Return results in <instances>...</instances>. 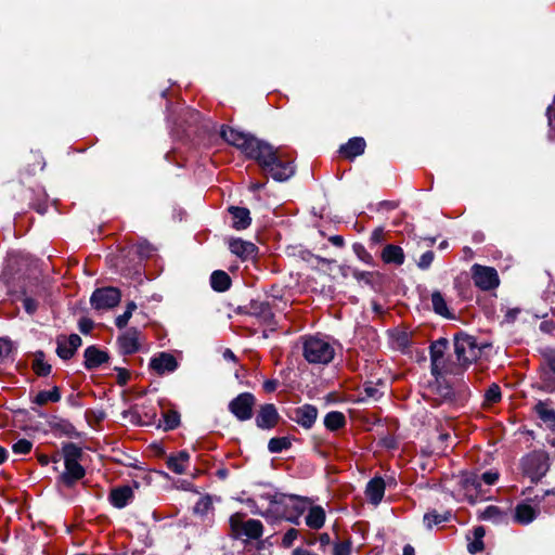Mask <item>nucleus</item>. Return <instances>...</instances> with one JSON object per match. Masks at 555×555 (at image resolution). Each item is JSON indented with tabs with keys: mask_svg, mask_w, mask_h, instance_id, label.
<instances>
[{
	"mask_svg": "<svg viewBox=\"0 0 555 555\" xmlns=\"http://www.w3.org/2000/svg\"><path fill=\"white\" fill-rule=\"evenodd\" d=\"M61 399V393L57 387H53L51 390H43L36 395L34 402L43 405L48 402H57Z\"/></svg>",
	"mask_w": 555,
	"mask_h": 555,
	"instance_id": "nucleus-31",
	"label": "nucleus"
},
{
	"mask_svg": "<svg viewBox=\"0 0 555 555\" xmlns=\"http://www.w3.org/2000/svg\"><path fill=\"white\" fill-rule=\"evenodd\" d=\"M276 386H278V382L276 380H273V379H270V380H266L263 383V389L267 391V392H272L276 389Z\"/></svg>",
	"mask_w": 555,
	"mask_h": 555,
	"instance_id": "nucleus-54",
	"label": "nucleus"
},
{
	"mask_svg": "<svg viewBox=\"0 0 555 555\" xmlns=\"http://www.w3.org/2000/svg\"><path fill=\"white\" fill-rule=\"evenodd\" d=\"M190 455L186 451H181L167 460V466L176 474H184L189 464Z\"/></svg>",
	"mask_w": 555,
	"mask_h": 555,
	"instance_id": "nucleus-25",
	"label": "nucleus"
},
{
	"mask_svg": "<svg viewBox=\"0 0 555 555\" xmlns=\"http://www.w3.org/2000/svg\"><path fill=\"white\" fill-rule=\"evenodd\" d=\"M127 378H128V376H127V372L121 371V372L119 373V377H118L119 383H120V384H126Z\"/></svg>",
	"mask_w": 555,
	"mask_h": 555,
	"instance_id": "nucleus-64",
	"label": "nucleus"
},
{
	"mask_svg": "<svg viewBox=\"0 0 555 555\" xmlns=\"http://www.w3.org/2000/svg\"><path fill=\"white\" fill-rule=\"evenodd\" d=\"M318 416V410L313 405L306 404L299 406L293 412V421L301 425L305 428H311L315 423Z\"/></svg>",
	"mask_w": 555,
	"mask_h": 555,
	"instance_id": "nucleus-14",
	"label": "nucleus"
},
{
	"mask_svg": "<svg viewBox=\"0 0 555 555\" xmlns=\"http://www.w3.org/2000/svg\"><path fill=\"white\" fill-rule=\"evenodd\" d=\"M403 555H415L414 547H413V546H411L410 544H406V545L403 547Z\"/></svg>",
	"mask_w": 555,
	"mask_h": 555,
	"instance_id": "nucleus-60",
	"label": "nucleus"
},
{
	"mask_svg": "<svg viewBox=\"0 0 555 555\" xmlns=\"http://www.w3.org/2000/svg\"><path fill=\"white\" fill-rule=\"evenodd\" d=\"M180 423V415L176 411H167L163 414L162 421H159V427L165 430H171L176 428Z\"/></svg>",
	"mask_w": 555,
	"mask_h": 555,
	"instance_id": "nucleus-33",
	"label": "nucleus"
},
{
	"mask_svg": "<svg viewBox=\"0 0 555 555\" xmlns=\"http://www.w3.org/2000/svg\"><path fill=\"white\" fill-rule=\"evenodd\" d=\"M467 548L470 554H476L483 550V542L474 538L473 541L468 543Z\"/></svg>",
	"mask_w": 555,
	"mask_h": 555,
	"instance_id": "nucleus-48",
	"label": "nucleus"
},
{
	"mask_svg": "<svg viewBox=\"0 0 555 555\" xmlns=\"http://www.w3.org/2000/svg\"><path fill=\"white\" fill-rule=\"evenodd\" d=\"M384 492H385V482L382 478H378V477L373 478L371 481H369L366 489H365V494H366L367 499L374 505L379 504V502L382 501V499L384 496Z\"/></svg>",
	"mask_w": 555,
	"mask_h": 555,
	"instance_id": "nucleus-22",
	"label": "nucleus"
},
{
	"mask_svg": "<svg viewBox=\"0 0 555 555\" xmlns=\"http://www.w3.org/2000/svg\"><path fill=\"white\" fill-rule=\"evenodd\" d=\"M431 305L434 311L442 317H449L450 312L447 302L440 292H434L431 294Z\"/></svg>",
	"mask_w": 555,
	"mask_h": 555,
	"instance_id": "nucleus-32",
	"label": "nucleus"
},
{
	"mask_svg": "<svg viewBox=\"0 0 555 555\" xmlns=\"http://www.w3.org/2000/svg\"><path fill=\"white\" fill-rule=\"evenodd\" d=\"M448 347L446 339H439L430 346V361L444 358V353Z\"/></svg>",
	"mask_w": 555,
	"mask_h": 555,
	"instance_id": "nucleus-37",
	"label": "nucleus"
},
{
	"mask_svg": "<svg viewBox=\"0 0 555 555\" xmlns=\"http://www.w3.org/2000/svg\"><path fill=\"white\" fill-rule=\"evenodd\" d=\"M346 423L345 415L341 412L333 411L325 415L324 425L330 430H337Z\"/></svg>",
	"mask_w": 555,
	"mask_h": 555,
	"instance_id": "nucleus-30",
	"label": "nucleus"
},
{
	"mask_svg": "<svg viewBox=\"0 0 555 555\" xmlns=\"http://www.w3.org/2000/svg\"><path fill=\"white\" fill-rule=\"evenodd\" d=\"M12 351V344L10 340L0 338V360L5 359Z\"/></svg>",
	"mask_w": 555,
	"mask_h": 555,
	"instance_id": "nucleus-46",
	"label": "nucleus"
},
{
	"mask_svg": "<svg viewBox=\"0 0 555 555\" xmlns=\"http://www.w3.org/2000/svg\"><path fill=\"white\" fill-rule=\"evenodd\" d=\"M544 361L550 371L543 373V388L552 392L555 390V350H548L544 353Z\"/></svg>",
	"mask_w": 555,
	"mask_h": 555,
	"instance_id": "nucleus-20",
	"label": "nucleus"
},
{
	"mask_svg": "<svg viewBox=\"0 0 555 555\" xmlns=\"http://www.w3.org/2000/svg\"><path fill=\"white\" fill-rule=\"evenodd\" d=\"M518 312H519V311H518L517 309H515V310H509V311L506 313V319H507L508 321H513V320L516 318V315H517V313H518Z\"/></svg>",
	"mask_w": 555,
	"mask_h": 555,
	"instance_id": "nucleus-62",
	"label": "nucleus"
},
{
	"mask_svg": "<svg viewBox=\"0 0 555 555\" xmlns=\"http://www.w3.org/2000/svg\"><path fill=\"white\" fill-rule=\"evenodd\" d=\"M83 356H85V366L88 370L96 369L101 364L107 362V360H108V354L105 351L100 350L94 346L88 347L85 350Z\"/></svg>",
	"mask_w": 555,
	"mask_h": 555,
	"instance_id": "nucleus-19",
	"label": "nucleus"
},
{
	"mask_svg": "<svg viewBox=\"0 0 555 555\" xmlns=\"http://www.w3.org/2000/svg\"><path fill=\"white\" fill-rule=\"evenodd\" d=\"M450 518V513L438 514L437 512H428L424 515V524L427 528L447 521Z\"/></svg>",
	"mask_w": 555,
	"mask_h": 555,
	"instance_id": "nucleus-35",
	"label": "nucleus"
},
{
	"mask_svg": "<svg viewBox=\"0 0 555 555\" xmlns=\"http://www.w3.org/2000/svg\"><path fill=\"white\" fill-rule=\"evenodd\" d=\"M291 447V441L286 437L272 438L268 443V449L272 453H279Z\"/></svg>",
	"mask_w": 555,
	"mask_h": 555,
	"instance_id": "nucleus-36",
	"label": "nucleus"
},
{
	"mask_svg": "<svg viewBox=\"0 0 555 555\" xmlns=\"http://www.w3.org/2000/svg\"><path fill=\"white\" fill-rule=\"evenodd\" d=\"M485 399L488 403H495L501 399L500 387L495 384L491 385L485 393Z\"/></svg>",
	"mask_w": 555,
	"mask_h": 555,
	"instance_id": "nucleus-42",
	"label": "nucleus"
},
{
	"mask_svg": "<svg viewBox=\"0 0 555 555\" xmlns=\"http://www.w3.org/2000/svg\"><path fill=\"white\" fill-rule=\"evenodd\" d=\"M537 412L540 417L550 424V427L555 431V411L547 410L543 403L537 405Z\"/></svg>",
	"mask_w": 555,
	"mask_h": 555,
	"instance_id": "nucleus-38",
	"label": "nucleus"
},
{
	"mask_svg": "<svg viewBox=\"0 0 555 555\" xmlns=\"http://www.w3.org/2000/svg\"><path fill=\"white\" fill-rule=\"evenodd\" d=\"M319 541L322 546H325V545L330 544L331 538L327 533H322L319 538Z\"/></svg>",
	"mask_w": 555,
	"mask_h": 555,
	"instance_id": "nucleus-58",
	"label": "nucleus"
},
{
	"mask_svg": "<svg viewBox=\"0 0 555 555\" xmlns=\"http://www.w3.org/2000/svg\"><path fill=\"white\" fill-rule=\"evenodd\" d=\"M211 287L217 292H224L231 285V280L224 271L217 270L210 276Z\"/></svg>",
	"mask_w": 555,
	"mask_h": 555,
	"instance_id": "nucleus-28",
	"label": "nucleus"
},
{
	"mask_svg": "<svg viewBox=\"0 0 555 555\" xmlns=\"http://www.w3.org/2000/svg\"><path fill=\"white\" fill-rule=\"evenodd\" d=\"M33 443L27 439L16 441L12 449L15 454H27L30 452Z\"/></svg>",
	"mask_w": 555,
	"mask_h": 555,
	"instance_id": "nucleus-41",
	"label": "nucleus"
},
{
	"mask_svg": "<svg viewBox=\"0 0 555 555\" xmlns=\"http://www.w3.org/2000/svg\"><path fill=\"white\" fill-rule=\"evenodd\" d=\"M261 312L264 322H270V320L273 318V314L268 305H261Z\"/></svg>",
	"mask_w": 555,
	"mask_h": 555,
	"instance_id": "nucleus-53",
	"label": "nucleus"
},
{
	"mask_svg": "<svg viewBox=\"0 0 555 555\" xmlns=\"http://www.w3.org/2000/svg\"><path fill=\"white\" fill-rule=\"evenodd\" d=\"M382 258L387 263L402 264L404 261V254L401 247L387 245L383 249Z\"/></svg>",
	"mask_w": 555,
	"mask_h": 555,
	"instance_id": "nucleus-26",
	"label": "nucleus"
},
{
	"mask_svg": "<svg viewBox=\"0 0 555 555\" xmlns=\"http://www.w3.org/2000/svg\"><path fill=\"white\" fill-rule=\"evenodd\" d=\"M325 521V513L322 507L313 506L306 516V525L311 529H320Z\"/></svg>",
	"mask_w": 555,
	"mask_h": 555,
	"instance_id": "nucleus-27",
	"label": "nucleus"
},
{
	"mask_svg": "<svg viewBox=\"0 0 555 555\" xmlns=\"http://www.w3.org/2000/svg\"><path fill=\"white\" fill-rule=\"evenodd\" d=\"M230 526L235 537H246L248 539H258L262 535V524L257 519L244 520L242 514H234L230 517Z\"/></svg>",
	"mask_w": 555,
	"mask_h": 555,
	"instance_id": "nucleus-6",
	"label": "nucleus"
},
{
	"mask_svg": "<svg viewBox=\"0 0 555 555\" xmlns=\"http://www.w3.org/2000/svg\"><path fill=\"white\" fill-rule=\"evenodd\" d=\"M537 515L538 509L531 504L524 502L516 506L514 518L520 525H528L535 519Z\"/></svg>",
	"mask_w": 555,
	"mask_h": 555,
	"instance_id": "nucleus-21",
	"label": "nucleus"
},
{
	"mask_svg": "<svg viewBox=\"0 0 555 555\" xmlns=\"http://www.w3.org/2000/svg\"><path fill=\"white\" fill-rule=\"evenodd\" d=\"M119 348L122 353L131 354L139 349V332L129 330L118 338Z\"/></svg>",
	"mask_w": 555,
	"mask_h": 555,
	"instance_id": "nucleus-18",
	"label": "nucleus"
},
{
	"mask_svg": "<svg viewBox=\"0 0 555 555\" xmlns=\"http://www.w3.org/2000/svg\"><path fill=\"white\" fill-rule=\"evenodd\" d=\"M120 297L118 288L103 287L95 289L90 300L93 308L101 310L114 308L120 301Z\"/></svg>",
	"mask_w": 555,
	"mask_h": 555,
	"instance_id": "nucleus-11",
	"label": "nucleus"
},
{
	"mask_svg": "<svg viewBox=\"0 0 555 555\" xmlns=\"http://www.w3.org/2000/svg\"><path fill=\"white\" fill-rule=\"evenodd\" d=\"M137 309V305L134 301H130L127 305L126 311H130V314L132 315L133 311Z\"/></svg>",
	"mask_w": 555,
	"mask_h": 555,
	"instance_id": "nucleus-63",
	"label": "nucleus"
},
{
	"mask_svg": "<svg viewBox=\"0 0 555 555\" xmlns=\"http://www.w3.org/2000/svg\"><path fill=\"white\" fill-rule=\"evenodd\" d=\"M253 501L260 508V514L264 517L285 518L291 522L298 524V515L301 509L295 496L279 493L273 489H268L255 496Z\"/></svg>",
	"mask_w": 555,
	"mask_h": 555,
	"instance_id": "nucleus-2",
	"label": "nucleus"
},
{
	"mask_svg": "<svg viewBox=\"0 0 555 555\" xmlns=\"http://www.w3.org/2000/svg\"><path fill=\"white\" fill-rule=\"evenodd\" d=\"M548 467V459L542 452L528 454L522 461L524 472L532 481L541 479L547 473Z\"/></svg>",
	"mask_w": 555,
	"mask_h": 555,
	"instance_id": "nucleus-7",
	"label": "nucleus"
},
{
	"mask_svg": "<svg viewBox=\"0 0 555 555\" xmlns=\"http://www.w3.org/2000/svg\"><path fill=\"white\" fill-rule=\"evenodd\" d=\"M229 248L232 254H234L244 261L253 259L257 250V247L254 243L241 238L230 240Z\"/></svg>",
	"mask_w": 555,
	"mask_h": 555,
	"instance_id": "nucleus-13",
	"label": "nucleus"
},
{
	"mask_svg": "<svg viewBox=\"0 0 555 555\" xmlns=\"http://www.w3.org/2000/svg\"><path fill=\"white\" fill-rule=\"evenodd\" d=\"M93 327V323L89 319H81L79 321V330L81 333L87 334L89 333Z\"/></svg>",
	"mask_w": 555,
	"mask_h": 555,
	"instance_id": "nucleus-51",
	"label": "nucleus"
},
{
	"mask_svg": "<svg viewBox=\"0 0 555 555\" xmlns=\"http://www.w3.org/2000/svg\"><path fill=\"white\" fill-rule=\"evenodd\" d=\"M221 135L247 157L257 160L274 180L285 181L294 175L295 169L292 163H283L278 155V150H274L269 143L231 127H222Z\"/></svg>",
	"mask_w": 555,
	"mask_h": 555,
	"instance_id": "nucleus-1",
	"label": "nucleus"
},
{
	"mask_svg": "<svg viewBox=\"0 0 555 555\" xmlns=\"http://www.w3.org/2000/svg\"><path fill=\"white\" fill-rule=\"evenodd\" d=\"M223 359L228 360V361H233V362L236 361V357L231 349H225L223 351Z\"/></svg>",
	"mask_w": 555,
	"mask_h": 555,
	"instance_id": "nucleus-57",
	"label": "nucleus"
},
{
	"mask_svg": "<svg viewBox=\"0 0 555 555\" xmlns=\"http://www.w3.org/2000/svg\"><path fill=\"white\" fill-rule=\"evenodd\" d=\"M298 531L294 528L289 529L282 539V544L285 547L292 546L294 541L297 539Z\"/></svg>",
	"mask_w": 555,
	"mask_h": 555,
	"instance_id": "nucleus-45",
	"label": "nucleus"
},
{
	"mask_svg": "<svg viewBox=\"0 0 555 555\" xmlns=\"http://www.w3.org/2000/svg\"><path fill=\"white\" fill-rule=\"evenodd\" d=\"M479 517L482 520H490L494 524L503 522L506 519V515L494 505L487 506L482 512H480Z\"/></svg>",
	"mask_w": 555,
	"mask_h": 555,
	"instance_id": "nucleus-29",
	"label": "nucleus"
},
{
	"mask_svg": "<svg viewBox=\"0 0 555 555\" xmlns=\"http://www.w3.org/2000/svg\"><path fill=\"white\" fill-rule=\"evenodd\" d=\"M255 403L254 395L243 392L230 401L229 410L238 421L244 422L251 418Z\"/></svg>",
	"mask_w": 555,
	"mask_h": 555,
	"instance_id": "nucleus-8",
	"label": "nucleus"
},
{
	"mask_svg": "<svg viewBox=\"0 0 555 555\" xmlns=\"http://www.w3.org/2000/svg\"><path fill=\"white\" fill-rule=\"evenodd\" d=\"M304 357L309 363L326 364L334 358V347L323 338L311 336L304 340Z\"/></svg>",
	"mask_w": 555,
	"mask_h": 555,
	"instance_id": "nucleus-3",
	"label": "nucleus"
},
{
	"mask_svg": "<svg viewBox=\"0 0 555 555\" xmlns=\"http://www.w3.org/2000/svg\"><path fill=\"white\" fill-rule=\"evenodd\" d=\"M330 241H331L334 245H336V246H343V244H344V240H343V237H341V236H339V235H334V236L330 237Z\"/></svg>",
	"mask_w": 555,
	"mask_h": 555,
	"instance_id": "nucleus-59",
	"label": "nucleus"
},
{
	"mask_svg": "<svg viewBox=\"0 0 555 555\" xmlns=\"http://www.w3.org/2000/svg\"><path fill=\"white\" fill-rule=\"evenodd\" d=\"M434 258H435L434 253H433V251H430V250H428V251L424 253V254L421 256V258H420V260H418V262H417V266H418L421 269H423V270L428 269V268L430 267V264L433 263Z\"/></svg>",
	"mask_w": 555,
	"mask_h": 555,
	"instance_id": "nucleus-44",
	"label": "nucleus"
},
{
	"mask_svg": "<svg viewBox=\"0 0 555 555\" xmlns=\"http://www.w3.org/2000/svg\"><path fill=\"white\" fill-rule=\"evenodd\" d=\"M498 479L499 474L496 472H486L481 475L470 474L463 479V488L467 495L477 496L482 492V483L492 486L496 482Z\"/></svg>",
	"mask_w": 555,
	"mask_h": 555,
	"instance_id": "nucleus-10",
	"label": "nucleus"
},
{
	"mask_svg": "<svg viewBox=\"0 0 555 555\" xmlns=\"http://www.w3.org/2000/svg\"><path fill=\"white\" fill-rule=\"evenodd\" d=\"M279 414L273 404H264L260 408L256 417V424L259 428L269 429L276 425Z\"/></svg>",
	"mask_w": 555,
	"mask_h": 555,
	"instance_id": "nucleus-16",
	"label": "nucleus"
},
{
	"mask_svg": "<svg viewBox=\"0 0 555 555\" xmlns=\"http://www.w3.org/2000/svg\"><path fill=\"white\" fill-rule=\"evenodd\" d=\"M211 509L212 501L208 495L201 498L194 506V513L202 516L206 515Z\"/></svg>",
	"mask_w": 555,
	"mask_h": 555,
	"instance_id": "nucleus-39",
	"label": "nucleus"
},
{
	"mask_svg": "<svg viewBox=\"0 0 555 555\" xmlns=\"http://www.w3.org/2000/svg\"><path fill=\"white\" fill-rule=\"evenodd\" d=\"M23 307L27 313L33 314L37 310V302L33 298L26 297L23 299Z\"/></svg>",
	"mask_w": 555,
	"mask_h": 555,
	"instance_id": "nucleus-50",
	"label": "nucleus"
},
{
	"mask_svg": "<svg viewBox=\"0 0 555 555\" xmlns=\"http://www.w3.org/2000/svg\"><path fill=\"white\" fill-rule=\"evenodd\" d=\"M364 391L369 398L377 399L380 396L378 389L373 386H365Z\"/></svg>",
	"mask_w": 555,
	"mask_h": 555,
	"instance_id": "nucleus-52",
	"label": "nucleus"
},
{
	"mask_svg": "<svg viewBox=\"0 0 555 555\" xmlns=\"http://www.w3.org/2000/svg\"><path fill=\"white\" fill-rule=\"evenodd\" d=\"M548 125L551 127V137L555 138V98L554 103L547 109Z\"/></svg>",
	"mask_w": 555,
	"mask_h": 555,
	"instance_id": "nucleus-47",
	"label": "nucleus"
},
{
	"mask_svg": "<svg viewBox=\"0 0 555 555\" xmlns=\"http://www.w3.org/2000/svg\"><path fill=\"white\" fill-rule=\"evenodd\" d=\"M81 454V449L75 443H66L63 447L65 472L61 478L67 486H72L85 476V468L79 464Z\"/></svg>",
	"mask_w": 555,
	"mask_h": 555,
	"instance_id": "nucleus-4",
	"label": "nucleus"
},
{
	"mask_svg": "<svg viewBox=\"0 0 555 555\" xmlns=\"http://www.w3.org/2000/svg\"><path fill=\"white\" fill-rule=\"evenodd\" d=\"M487 349H489V345H478L476 339L468 335L456 336L454 340V350L462 364H469L481 359Z\"/></svg>",
	"mask_w": 555,
	"mask_h": 555,
	"instance_id": "nucleus-5",
	"label": "nucleus"
},
{
	"mask_svg": "<svg viewBox=\"0 0 555 555\" xmlns=\"http://www.w3.org/2000/svg\"><path fill=\"white\" fill-rule=\"evenodd\" d=\"M351 543L349 541L335 543L333 546V555H350Z\"/></svg>",
	"mask_w": 555,
	"mask_h": 555,
	"instance_id": "nucleus-43",
	"label": "nucleus"
},
{
	"mask_svg": "<svg viewBox=\"0 0 555 555\" xmlns=\"http://www.w3.org/2000/svg\"><path fill=\"white\" fill-rule=\"evenodd\" d=\"M449 372H450V370L447 365L444 358L431 361V373L436 377H440Z\"/></svg>",
	"mask_w": 555,
	"mask_h": 555,
	"instance_id": "nucleus-40",
	"label": "nucleus"
},
{
	"mask_svg": "<svg viewBox=\"0 0 555 555\" xmlns=\"http://www.w3.org/2000/svg\"><path fill=\"white\" fill-rule=\"evenodd\" d=\"M472 274L475 285L482 291L496 288L500 284L498 272L491 267L474 264Z\"/></svg>",
	"mask_w": 555,
	"mask_h": 555,
	"instance_id": "nucleus-9",
	"label": "nucleus"
},
{
	"mask_svg": "<svg viewBox=\"0 0 555 555\" xmlns=\"http://www.w3.org/2000/svg\"><path fill=\"white\" fill-rule=\"evenodd\" d=\"M150 365L157 374L162 375L173 372L177 369L178 363L172 354L162 352L151 360Z\"/></svg>",
	"mask_w": 555,
	"mask_h": 555,
	"instance_id": "nucleus-15",
	"label": "nucleus"
},
{
	"mask_svg": "<svg viewBox=\"0 0 555 555\" xmlns=\"http://www.w3.org/2000/svg\"><path fill=\"white\" fill-rule=\"evenodd\" d=\"M33 369L37 375L47 376L51 372V365L44 361L42 352H37L33 362Z\"/></svg>",
	"mask_w": 555,
	"mask_h": 555,
	"instance_id": "nucleus-34",
	"label": "nucleus"
},
{
	"mask_svg": "<svg viewBox=\"0 0 555 555\" xmlns=\"http://www.w3.org/2000/svg\"><path fill=\"white\" fill-rule=\"evenodd\" d=\"M133 490L129 486H121L115 489H112L109 493V501L113 506L117 508H122L132 500Z\"/></svg>",
	"mask_w": 555,
	"mask_h": 555,
	"instance_id": "nucleus-17",
	"label": "nucleus"
},
{
	"mask_svg": "<svg viewBox=\"0 0 555 555\" xmlns=\"http://www.w3.org/2000/svg\"><path fill=\"white\" fill-rule=\"evenodd\" d=\"M292 555H318V554L312 553L306 548L297 547L293 551Z\"/></svg>",
	"mask_w": 555,
	"mask_h": 555,
	"instance_id": "nucleus-56",
	"label": "nucleus"
},
{
	"mask_svg": "<svg viewBox=\"0 0 555 555\" xmlns=\"http://www.w3.org/2000/svg\"><path fill=\"white\" fill-rule=\"evenodd\" d=\"M551 493H553V491L547 490L544 492L542 496L535 495L531 501L535 503V505H538L545 495H548Z\"/></svg>",
	"mask_w": 555,
	"mask_h": 555,
	"instance_id": "nucleus-61",
	"label": "nucleus"
},
{
	"mask_svg": "<svg viewBox=\"0 0 555 555\" xmlns=\"http://www.w3.org/2000/svg\"><path fill=\"white\" fill-rule=\"evenodd\" d=\"M130 318H131L130 311H125L122 314H120L116 318V321H115L116 326L118 328L126 327Z\"/></svg>",
	"mask_w": 555,
	"mask_h": 555,
	"instance_id": "nucleus-49",
	"label": "nucleus"
},
{
	"mask_svg": "<svg viewBox=\"0 0 555 555\" xmlns=\"http://www.w3.org/2000/svg\"><path fill=\"white\" fill-rule=\"evenodd\" d=\"M229 211L233 217V227L236 230H244L249 227L251 219L247 208L232 206L229 208Z\"/></svg>",
	"mask_w": 555,
	"mask_h": 555,
	"instance_id": "nucleus-24",
	"label": "nucleus"
},
{
	"mask_svg": "<svg viewBox=\"0 0 555 555\" xmlns=\"http://www.w3.org/2000/svg\"><path fill=\"white\" fill-rule=\"evenodd\" d=\"M365 145L363 138L356 137L340 147V153L347 158H354L364 153Z\"/></svg>",
	"mask_w": 555,
	"mask_h": 555,
	"instance_id": "nucleus-23",
	"label": "nucleus"
},
{
	"mask_svg": "<svg viewBox=\"0 0 555 555\" xmlns=\"http://www.w3.org/2000/svg\"><path fill=\"white\" fill-rule=\"evenodd\" d=\"M80 345L81 338L77 334H72L69 337H60L57 338L56 353L61 359H70Z\"/></svg>",
	"mask_w": 555,
	"mask_h": 555,
	"instance_id": "nucleus-12",
	"label": "nucleus"
},
{
	"mask_svg": "<svg viewBox=\"0 0 555 555\" xmlns=\"http://www.w3.org/2000/svg\"><path fill=\"white\" fill-rule=\"evenodd\" d=\"M485 534H486V531H485V529H483L482 527H476V528L474 529V531H473V535H474V538H476L477 540H481V541H482V539H483Z\"/></svg>",
	"mask_w": 555,
	"mask_h": 555,
	"instance_id": "nucleus-55",
	"label": "nucleus"
}]
</instances>
